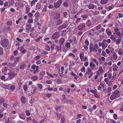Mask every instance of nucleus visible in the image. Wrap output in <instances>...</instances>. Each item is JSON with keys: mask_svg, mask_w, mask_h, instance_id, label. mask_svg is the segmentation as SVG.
<instances>
[{"mask_svg": "<svg viewBox=\"0 0 123 123\" xmlns=\"http://www.w3.org/2000/svg\"><path fill=\"white\" fill-rule=\"evenodd\" d=\"M8 44V41L6 39H3L2 41L1 45L4 47H7Z\"/></svg>", "mask_w": 123, "mask_h": 123, "instance_id": "f257e3e1", "label": "nucleus"}, {"mask_svg": "<svg viewBox=\"0 0 123 123\" xmlns=\"http://www.w3.org/2000/svg\"><path fill=\"white\" fill-rule=\"evenodd\" d=\"M62 0H59L54 3V7L55 8H58L60 7L62 3Z\"/></svg>", "mask_w": 123, "mask_h": 123, "instance_id": "f03ea898", "label": "nucleus"}, {"mask_svg": "<svg viewBox=\"0 0 123 123\" xmlns=\"http://www.w3.org/2000/svg\"><path fill=\"white\" fill-rule=\"evenodd\" d=\"M84 54L83 53L81 52L80 53V57L81 62L86 61L87 60V57L85 56L84 58Z\"/></svg>", "mask_w": 123, "mask_h": 123, "instance_id": "7ed1b4c3", "label": "nucleus"}, {"mask_svg": "<svg viewBox=\"0 0 123 123\" xmlns=\"http://www.w3.org/2000/svg\"><path fill=\"white\" fill-rule=\"evenodd\" d=\"M8 77L7 78V80H10L13 79L15 76L14 74L13 73H10L8 74Z\"/></svg>", "mask_w": 123, "mask_h": 123, "instance_id": "20e7f679", "label": "nucleus"}, {"mask_svg": "<svg viewBox=\"0 0 123 123\" xmlns=\"http://www.w3.org/2000/svg\"><path fill=\"white\" fill-rule=\"evenodd\" d=\"M60 33L58 32H56L54 33L52 36V38L53 39H57L59 37Z\"/></svg>", "mask_w": 123, "mask_h": 123, "instance_id": "39448f33", "label": "nucleus"}, {"mask_svg": "<svg viewBox=\"0 0 123 123\" xmlns=\"http://www.w3.org/2000/svg\"><path fill=\"white\" fill-rule=\"evenodd\" d=\"M86 25L84 23H83L79 25L78 26V29L79 30H82L84 29Z\"/></svg>", "mask_w": 123, "mask_h": 123, "instance_id": "423d86ee", "label": "nucleus"}, {"mask_svg": "<svg viewBox=\"0 0 123 123\" xmlns=\"http://www.w3.org/2000/svg\"><path fill=\"white\" fill-rule=\"evenodd\" d=\"M119 97L118 95H115L112 94L110 97V99L111 100H113Z\"/></svg>", "mask_w": 123, "mask_h": 123, "instance_id": "0eeeda50", "label": "nucleus"}, {"mask_svg": "<svg viewBox=\"0 0 123 123\" xmlns=\"http://www.w3.org/2000/svg\"><path fill=\"white\" fill-rule=\"evenodd\" d=\"M20 100L21 102L23 104H25L26 102V98L24 96H23L21 97Z\"/></svg>", "mask_w": 123, "mask_h": 123, "instance_id": "6e6552de", "label": "nucleus"}, {"mask_svg": "<svg viewBox=\"0 0 123 123\" xmlns=\"http://www.w3.org/2000/svg\"><path fill=\"white\" fill-rule=\"evenodd\" d=\"M105 32L109 36H111L112 34V31L109 28L106 29L105 31Z\"/></svg>", "mask_w": 123, "mask_h": 123, "instance_id": "1a4fd4ad", "label": "nucleus"}, {"mask_svg": "<svg viewBox=\"0 0 123 123\" xmlns=\"http://www.w3.org/2000/svg\"><path fill=\"white\" fill-rule=\"evenodd\" d=\"M121 39L119 38L114 40V42H115V43L117 45H119L121 42Z\"/></svg>", "mask_w": 123, "mask_h": 123, "instance_id": "9d476101", "label": "nucleus"}, {"mask_svg": "<svg viewBox=\"0 0 123 123\" xmlns=\"http://www.w3.org/2000/svg\"><path fill=\"white\" fill-rule=\"evenodd\" d=\"M19 117L23 120H25V114L22 113L21 114H19Z\"/></svg>", "mask_w": 123, "mask_h": 123, "instance_id": "9b49d317", "label": "nucleus"}, {"mask_svg": "<svg viewBox=\"0 0 123 123\" xmlns=\"http://www.w3.org/2000/svg\"><path fill=\"white\" fill-rule=\"evenodd\" d=\"M1 86L2 87L8 90H9L10 88V86L7 85H5L2 84H1Z\"/></svg>", "mask_w": 123, "mask_h": 123, "instance_id": "f8f14e48", "label": "nucleus"}, {"mask_svg": "<svg viewBox=\"0 0 123 123\" xmlns=\"http://www.w3.org/2000/svg\"><path fill=\"white\" fill-rule=\"evenodd\" d=\"M90 9H94V6L92 3L89 4L87 6Z\"/></svg>", "mask_w": 123, "mask_h": 123, "instance_id": "ddd939ff", "label": "nucleus"}, {"mask_svg": "<svg viewBox=\"0 0 123 123\" xmlns=\"http://www.w3.org/2000/svg\"><path fill=\"white\" fill-rule=\"evenodd\" d=\"M65 39L63 38H61L59 40V43L60 45H62L65 42Z\"/></svg>", "mask_w": 123, "mask_h": 123, "instance_id": "4468645a", "label": "nucleus"}, {"mask_svg": "<svg viewBox=\"0 0 123 123\" xmlns=\"http://www.w3.org/2000/svg\"><path fill=\"white\" fill-rule=\"evenodd\" d=\"M98 87V90H100L101 89L102 87L103 89L104 88V85L103 84H101V83H100V84L99 86Z\"/></svg>", "mask_w": 123, "mask_h": 123, "instance_id": "2eb2a0df", "label": "nucleus"}, {"mask_svg": "<svg viewBox=\"0 0 123 123\" xmlns=\"http://www.w3.org/2000/svg\"><path fill=\"white\" fill-rule=\"evenodd\" d=\"M93 44L92 43H90L89 45V52H91L93 50Z\"/></svg>", "mask_w": 123, "mask_h": 123, "instance_id": "dca6fc26", "label": "nucleus"}, {"mask_svg": "<svg viewBox=\"0 0 123 123\" xmlns=\"http://www.w3.org/2000/svg\"><path fill=\"white\" fill-rule=\"evenodd\" d=\"M108 0H101L100 3L103 5L106 4L108 2Z\"/></svg>", "mask_w": 123, "mask_h": 123, "instance_id": "f3484780", "label": "nucleus"}, {"mask_svg": "<svg viewBox=\"0 0 123 123\" xmlns=\"http://www.w3.org/2000/svg\"><path fill=\"white\" fill-rule=\"evenodd\" d=\"M118 53L119 55H122L123 54V49H122L120 48L118 51Z\"/></svg>", "mask_w": 123, "mask_h": 123, "instance_id": "a211bd4d", "label": "nucleus"}, {"mask_svg": "<svg viewBox=\"0 0 123 123\" xmlns=\"http://www.w3.org/2000/svg\"><path fill=\"white\" fill-rule=\"evenodd\" d=\"M62 47L61 45H60V46H57L56 47L55 49L57 51L61 50Z\"/></svg>", "mask_w": 123, "mask_h": 123, "instance_id": "6ab92c4d", "label": "nucleus"}, {"mask_svg": "<svg viewBox=\"0 0 123 123\" xmlns=\"http://www.w3.org/2000/svg\"><path fill=\"white\" fill-rule=\"evenodd\" d=\"M98 71L100 72L101 74H102L103 73V71L102 66L98 68Z\"/></svg>", "mask_w": 123, "mask_h": 123, "instance_id": "aec40b11", "label": "nucleus"}, {"mask_svg": "<svg viewBox=\"0 0 123 123\" xmlns=\"http://www.w3.org/2000/svg\"><path fill=\"white\" fill-rule=\"evenodd\" d=\"M31 79L32 81H35L37 79V76H33L31 77Z\"/></svg>", "mask_w": 123, "mask_h": 123, "instance_id": "412c9836", "label": "nucleus"}, {"mask_svg": "<svg viewBox=\"0 0 123 123\" xmlns=\"http://www.w3.org/2000/svg\"><path fill=\"white\" fill-rule=\"evenodd\" d=\"M113 57L114 60H116L117 58V56L116 53L114 52L113 53Z\"/></svg>", "mask_w": 123, "mask_h": 123, "instance_id": "4be33fe9", "label": "nucleus"}, {"mask_svg": "<svg viewBox=\"0 0 123 123\" xmlns=\"http://www.w3.org/2000/svg\"><path fill=\"white\" fill-rule=\"evenodd\" d=\"M26 30H29L30 29L31 25V24H28L26 25Z\"/></svg>", "mask_w": 123, "mask_h": 123, "instance_id": "5701e85b", "label": "nucleus"}, {"mask_svg": "<svg viewBox=\"0 0 123 123\" xmlns=\"http://www.w3.org/2000/svg\"><path fill=\"white\" fill-rule=\"evenodd\" d=\"M70 44L69 43H66L65 45V47L67 49H69L70 47Z\"/></svg>", "mask_w": 123, "mask_h": 123, "instance_id": "b1692460", "label": "nucleus"}, {"mask_svg": "<svg viewBox=\"0 0 123 123\" xmlns=\"http://www.w3.org/2000/svg\"><path fill=\"white\" fill-rule=\"evenodd\" d=\"M37 88L36 87H35L33 90H31V92L32 94H34L35 93L37 90Z\"/></svg>", "mask_w": 123, "mask_h": 123, "instance_id": "393cba45", "label": "nucleus"}, {"mask_svg": "<svg viewBox=\"0 0 123 123\" xmlns=\"http://www.w3.org/2000/svg\"><path fill=\"white\" fill-rule=\"evenodd\" d=\"M113 15V14L110 13L108 15L106 18L108 20H109L110 18Z\"/></svg>", "mask_w": 123, "mask_h": 123, "instance_id": "a878e982", "label": "nucleus"}, {"mask_svg": "<svg viewBox=\"0 0 123 123\" xmlns=\"http://www.w3.org/2000/svg\"><path fill=\"white\" fill-rule=\"evenodd\" d=\"M59 75L61 77H63L65 78H66L67 77V76L64 74H62V73H60Z\"/></svg>", "mask_w": 123, "mask_h": 123, "instance_id": "bb28decb", "label": "nucleus"}, {"mask_svg": "<svg viewBox=\"0 0 123 123\" xmlns=\"http://www.w3.org/2000/svg\"><path fill=\"white\" fill-rule=\"evenodd\" d=\"M119 93V91L118 90H116L112 93V94H114L115 95H118V94Z\"/></svg>", "mask_w": 123, "mask_h": 123, "instance_id": "cd10ccee", "label": "nucleus"}, {"mask_svg": "<svg viewBox=\"0 0 123 123\" xmlns=\"http://www.w3.org/2000/svg\"><path fill=\"white\" fill-rule=\"evenodd\" d=\"M111 35V36L110 37V38L111 39H112V40L114 42V40H115V39H116V38L115 36L113 35Z\"/></svg>", "mask_w": 123, "mask_h": 123, "instance_id": "c85d7f7f", "label": "nucleus"}, {"mask_svg": "<svg viewBox=\"0 0 123 123\" xmlns=\"http://www.w3.org/2000/svg\"><path fill=\"white\" fill-rule=\"evenodd\" d=\"M45 74V72L43 71L39 73V75L43 77L44 75Z\"/></svg>", "mask_w": 123, "mask_h": 123, "instance_id": "c756f323", "label": "nucleus"}, {"mask_svg": "<svg viewBox=\"0 0 123 123\" xmlns=\"http://www.w3.org/2000/svg\"><path fill=\"white\" fill-rule=\"evenodd\" d=\"M30 8L28 6H26V7L25 12L27 14L30 11Z\"/></svg>", "mask_w": 123, "mask_h": 123, "instance_id": "7c9ffc66", "label": "nucleus"}, {"mask_svg": "<svg viewBox=\"0 0 123 123\" xmlns=\"http://www.w3.org/2000/svg\"><path fill=\"white\" fill-rule=\"evenodd\" d=\"M37 86L41 90L43 88V86L42 84H37Z\"/></svg>", "mask_w": 123, "mask_h": 123, "instance_id": "2f4dec72", "label": "nucleus"}, {"mask_svg": "<svg viewBox=\"0 0 123 123\" xmlns=\"http://www.w3.org/2000/svg\"><path fill=\"white\" fill-rule=\"evenodd\" d=\"M3 48L0 47V55H2L3 53Z\"/></svg>", "mask_w": 123, "mask_h": 123, "instance_id": "473e14b6", "label": "nucleus"}, {"mask_svg": "<svg viewBox=\"0 0 123 123\" xmlns=\"http://www.w3.org/2000/svg\"><path fill=\"white\" fill-rule=\"evenodd\" d=\"M85 71L86 69L85 68L84 66H83L81 69V71L83 73H85Z\"/></svg>", "mask_w": 123, "mask_h": 123, "instance_id": "72a5a7b5", "label": "nucleus"}, {"mask_svg": "<svg viewBox=\"0 0 123 123\" xmlns=\"http://www.w3.org/2000/svg\"><path fill=\"white\" fill-rule=\"evenodd\" d=\"M93 61L95 62L96 64V65L98 66V61H97L96 59H94L93 60Z\"/></svg>", "mask_w": 123, "mask_h": 123, "instance_id": "f704fd0d", "label": "nucleus"}, {"mask_svg": "<svg viewBox=\"0 0 123 123\" xmlns=\"http://www.w3.org/2000/svg\"><path fill=\"white\" fill-rule=\"evenodd\" d=\"M25 66V64L24 63L20 66V68L21 69H24Z\"/></svg>", "mask_w": 123, "mask_h": 123, "instance_id": "c9c22d12", "label": "nucleus"}, {"mask_svg": "<svg viewBox=\"0 0 123 123\" xmlns=\"http://www.w3.org/2000/svg\"><path fill=\"white\" fill-rule=\"evenodd\" d=\"M15 88V86L14 85H12L10 87V86L9 89L11 90H14Z\"/></svg>", "mask_w": 123, "mask_h": 123, "instance_id": "e433bc0d", "label": "nucleus"}, {"mask_svg": "<svg viewBox=\"0 0 123 123\" xmlns=\"http://www.w3.org/2000/svg\"><path fill=\"white\" fill-rule=\"evenodd\" d=\"M4 99L3 98H0V104L3 103L4 102Z\"/></svg>", "mask_w": 123, "mask_h": 123, "instance_id": "4c0bfd02", "label": "nucleus"}, {"mask_svg": "<svg viewBox=\"0 0 123 123\" xmlns=\"http://www.w3.org/2000/svg\"><path fill=\"white\" fill-rule=\"evenodd\" d=\"M23 88L25 91H26L27 88V86L26 85H25L23 86Z\"/></svg>", "mask_w": 123, "mask_h": 123, "instance_id": "58836bf2", "label": "nucleus"}, {"mask_svg": "<svg viewBox=\"0 0 123 123\" xmlns=\"http://www.w3.org/2000/svg\"><path fill=\"white\" fill-rule=\"evenodd\" d=\"M3 111L0 110V119L3 117Z\"/></svg>", "mask_w": 123, "mask_h": 123, "instance_id": "ea45409f", "label": "nucleus"}, {"mask_svg": "<svg viewBox=\"0 0 123 123\" xmlns=\"http://www.w3.org/2000/svg\"><path fill=\"white\" fill-rule=\"evenodd\" d=\"M55 114L58 118L60 119L61 116V114L57 112H56Z\"/></svg>", "mask_w": 123, "mask_h": 123, "instance_id": "a19ab883", "label": "nucleus"}, {"mask_svg": "<svg viewBox=\"0 0 123 123\" xmlns=\"http://www.w3.org/2000/svg\"><path fill=\"white\" fill-rule=\"evenodd\" d=\"M46 74L47 75L50 76L51 78H53L54 76L52 74H49L48 72H46Z\"/></svg>", "mask_w": 123, "mask_h": 123, "instance_id": "79ce46f5", "label": "nucleus"}, {"mask_svg": "<svg viewBox=\"0 0 123 123\" xmlns=\"http://www.w3.org/2000/svg\"><path fill=\"white\" fill-rule=\"evenodd\" d=\"M65 118L64 117H63L61 118V121L60 123H64Z\"/></svg>", "mask_w": 123, "mask_h": 123, "instance_id": "37998d69", "label": "nucleus"}, {"mask_svg": "<svg viewBox=\"0 0 123 123\" xmlns=\"http://www.w3.org/2000/svg\"><path fill=\"white\" fill-rule=\"evenodd\" d=\"M113 117L114 119L115 120H116L117 118V115L115 113L113 115Z\"/></svg>", "mask_w": 123, "mask_h": 123, "instance_id": "c03bdc74", "label": "nucleus"}, {"mask_svg": "<svg viewBox=\"0 0 123 123\" xmlns=\"http://www.w3.org/2000/svg\"><path fill=\"white\" fill-rule=\"evenodd\" d=\"M95 90H91L90 91L91 92H92L93 94H95L96 93V91H97L96 89H95Z\"/></svg>", "mask_w": 123, "mask_h": 123, "instance_id": "a18cd8bd", "label": "nucleus"}, {"mask_svg": "<svg viewBox=\"0 0 123 123\" xmlns=\"http://www.w3.org/2000/svg\"><path fill=\"white\" fill-rule=\"evenodd\" d=\"M12 64H13L11 62H9L8 63V65L9 66V67H10V68H12L14 67H12Z\"/></svg>", "mask_w": 123, "mask_h": 123, "instance_id": "49530a36", "label": "nucleus"}, {"mask_svg": "<svg viewBox=\"0 0 123 123\" xmlns=\"http://www.w3.org/2000/svg\"><path fill=\"white\" fill-rule=\"evenodd\" d=\"M41 6L40 5H37L36 6V9H37L39 10L40 9V8H41Z\"/></svg>", "mask_w": 123, "mask_h": 123, "instance_id": "de8ad7c7", "label": "nucleus"}, {"mask_svg": "<svg viewBox=\"0 0 123 123\" xmlns=\"http://www.w3.org/2000/svg\"><path fill=\"white\" fill-rule=\"evenodd\" d=\"M116 34L117 36L119 37H121V34L120 32H118L116 33Z\"/></svg>", "mask_w": 123, "mask_h": 123, "instance_id": "09e8293b", "label": "nucleus"}, {"mask_svg": "<svg viewBox=\"0 0 123 123\" xmlns=\"http://www.w3.org/2000/svg\"><path fill=\"white\" fill-rule=\"evenodd\" d=\"M57 23L56 25H59L62 23V22L61 20L59 19L57 21Z\"/></svg>", "mask_w": 123, "mask_h": 123, "instance_id": "8fccbe9b", "label": "nucleus"}, {"mask_svg": "<svg viewBox=\"0 0 123 123\" xmlns=\"http://www.w3.org/2000/svg\"><path fill=\"white\" fill-rule=\"evenodd\" d=\"M63 5L65 7H67L68 6V4L66 2H64L63 3Z\"/></svg>", "mask_w": 123, "mask_h": 123, "instance_id": "3c124183", "label": "nucleus"}, {"mask_svg": "<svg viewBox=\"0 0 123 123\" xmlns=\"http://www.w3.org/2000/svg\"><path fill=\"white\" fill-rule=\"evenodd\" d=\"M33 21V19L32 18L31 19H29L28 21V22L29 23H32Z\"/></svg>", "mask_w": 123, "mask_h": 123, "instance_id": "603ef678", "label": "nucleus"}, {"mask_svg": "<svg viewBox=\"0 0 123 123\" xmlns=\"http://www.w3.org/2000/svg\"><path fill=\"white\" fill-rule=\"evenodd\" d=\"M68 55L69 56H72L74 58L75 57V55L72 53H70Z\"/></svg>", "mask_w": 123, "mask_h": 123, "instance_id": "864d4df0", "label": "nucleus"}, {"mask_svg": "<svg viewBox=\"0 0 123 123\" xmlns=\"http://www.w3.org/2000/svg\"><path fill=\"white\" fill-rule=\"evenodd\" d=\"M55 47V44H52L51 45V50H52Z\"/></svg>", "mask_w": 123, "mask_h": 123, "instance_id": "5fc2aeb1", "label": "nucleus"}, {"mask_svg": "<svg viewBox=\"0 0 123 123\" xmlns=\"http://www.w3.org/2000/svg\"><path fill=\"white\" fill-rule=\"evenodd\" d=\"M0 79L1 80H4L5 81H6V80H7V79H6V80H5V77L4 76V75L2 76H1V78H0Z\"/></svg>", "mask_w": 123, "mask_h": 123, "instance_id": "6e6d98bb", "label": "nucleus"}, {"mask_svg": "<svg viewBox=\"0 0 123 123\" xmlns=\"http://www.w3.org/2000/svg\"><path fill=\"white\" fill-rule=\"evenodd\" d=\"M87 71L89 73H92V70L89 67H88L87 68Z\"/></svg>", "mask_w": 123, "mask_h": 123, "instance_id": "4d7b16f0", "label": "nucleus"}, {"mask_svg": "<svg viewBox=\"0 0 123 123\" xmlns=\"http://www.w3.org/2000/svg\"><path fill=\"white\" fill-rule=\"evenodd\" d=\"M42 38V37H38L37 39L35 40V41L37 42H38Z\"/></svg>", "mask_w": 123, "mask_h": 123, "instance_id": "13d9d810", "label": "nucleus"}, {"mask_svg": "<svg viewBox=\"0 0 123 123\" xmlns=\"http://www.w3.org/2000/svg\"><path fill=\"white\" fill-rule=\"evenodd\" d=\"M12 23V22L11 21H8L7 22V24L8 25H11Z\"/></svg>", "mask_w": 123, "mask_h": 123, "instance_id": "bf43d9fd", "label": "nucleus"}, {"mask_svg": "<svg viewBox=\"0 0 123 123\" xmlns=\"http://www.w3.org/2000/svg\"><path fill=\"white\" fill-rule=\"evenodd\" d=\"M62 80L60 79H58L57 80V84H60L62 83Z\"/></svg>", "mask_w": 123, "mask_h": 123, "instance_id": "052dcab7", "label": "nucleus"}, {"mask_svg": "<svg viewBox=\"0 0 123 123\" xmlns=\"http://www.w3.org/2000/svg\"><path fill=\"white\" fill-rule=\"evenodd\" d=\"M26 115L28 116H29L30 115V113L29 112V110L25 111Z\"/></svg>", "mask_w": 123, "mask_h": 123, "instance_id": "680f3d73", "label": "nucleus"}, {"mask_svg": "<svg viewBox=\"0 0 123 123\" xmlns=\"http://www.w3.org/2000/svg\"><path fill=\"white\" fill-rule=\"evenodd\" d=\"M115 68H113V70L114 71H116L117 69L118 68V67L117 65H116L115 66Z\"/></svg>", "mask_w": 123, "mask_h": 123, "instance_id": "e2e57ef3", "label": "nucleus"}, {"mask_svg": "<svg viewBox=\"0 0 123 123\" xmlns=\"http://www.w3.org/2000/svg\"><path fill=\"white\" fill-rule=\"evenodd\" d=\"M36 65L35 64H34L32 65L31 67V68L33 69H34L36 67Z\"/></svg>", "mask_w": 123, "mask_h": 123, "instance_id": "0e129e2a", "label": "nucleus"}, {"mask_svg": "<svg viewBox=\"0 0 123 123\" xmlns=\"http://www.w3.org/2000/svg\"><path fill=\"white\" fill-rule=\"evenodd\" d=\"M17 62L16 61H15L14 63H12L13 64H12V67H15L16 65L17 64Z\"/></svg>", "mask_w": 123, "mask_h": 123, "instance_id": "69168bd1", "label": "nucleus"}, {"mask_svg": "<svg viewBox=\"0 0 123 123\" xmlns=\"http://www.w3.org/2000/svg\"><path fill=\"white\" fill-rule=\"evenodd\" d=\"M85 43L88 46L89 45V43L88 41V40L86 39L85 40Z\"/></svg>", "mask_w": 123, "mask_h": 123, "instance_id": "338daca9", "label": "nucleus"}, {"mask_svg": "<svg viewBox=\"0 0 123 123\" xmlns=\"http://www.w3.org/2000/svg\"><path fill=\"white\" fill-rule=\"evenodd\" d=\"M110 122L111 123H117L115 120L112 119L111 120Z\"/></svg>", "mask_w": 123, "mask_h": 123, "instance_id": "774afa93", "label": "nucleus"}]
</instances>
